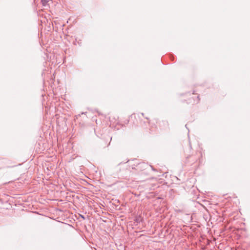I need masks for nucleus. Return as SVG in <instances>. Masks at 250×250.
<instances>
[{
	"mask_svg": "<svg viewBox=\"0 0 250 250\" xmlns=\"http://www.w3.org/2000/svg\"><path fill=\"white\" fill-rule=\"evenodd\" d=\"M4 167V166H1L0 167V168H3V167Z\"/></svg>",
	"mask_w": 250,
	"mask_h": 250,
	"instance_id": "0eeeda50",
	"label": "nucleus"
},
{
	"mask_svg": "<svg viewBox=\"0 0 250 250\" xmlns=\"http://www.w3.org/2000/svg\"><path fill=\"white\" fill-rule=\"evenodd\" d=\"M187 97V103L188 104H196L199 103L200 98L199 95L193 91L192 93H188L186 94Z\"/></svg>",
	"mask_w": 250,
	"mask_h": 250,
	"instance_id": "f03ea898",
	"label": "nucleus"
},
{
	"mask_svg": "<svg viewBox=\"0 0 250 250\" xmlns=\"http://www.w3.org/2000/svg\"><path fill=\"white\" fill-rule=\"evenodd\" d=\"M4 162H4V161H3V160H0V164H1V165H2V164H4Z\"/></svg>",
	"mask_w": 250,
	"mask_h": 250,
	"instance_id": "423d86ee",
	"label": "nucleus"
},
{
	"mask_svg": "<svg viewBox=\"0 0 250 250\" xmlns=\"http://www.w3.org/2000/svg\"><path fill=\"white\" fill-rule=\"evenodd\" d=\"M139 118V116H137L135 114H132L130 116V121H133V123L135 124V125L136 126H137L138 125V123H134V120H136V121H137V120Z\"/></svg>",
	"mask_w": 250,
	"mask_h": 250,
	"instance_id": "7ed1b4c3",
	"label": "nucleus"
},
{
	"mask_svg": "<svg viewBox=\"0 0 250 250\" xmlns=\"http://www.w3.org/2000/svg\"><path fill=\"white\" fill-rule=\"evenodd\" d=\"M50 0H41V2L43 6H46L48 5V2Z\"/></svg>",
	"mask_w": 250,
	"mask_h": 250,
	"instance_id": "39448f33",
	"label": "nucleus"
},
{
	"mask_svg": "<svg viewBox=\"0 0 250 250\" xmlns=\"http://www.w3.org/2000/svg\"><path fill=\"white\" fill-rule=\"evenodd\" d=\"M109 119L111 123H113V125L118 123L117 119L114 116H110Z\"/></svg>",
	"mask_w": 250,
	"mask_h": 250,
	"instance_id": "20e7f679",
	"label": "nucleus"
},
{
	"mask_svg": "<svg viewBox=\"0 0 250 250\" xmlns=\"http://www.w3.org/2000/svg\"><path fill=\"white\" fill-rule=\"evenodd\" d=\"M148 123L150 125V129L151 130H155L158 128L161 130H166L168 128V124L166 121L153 119L149 121Z\"/></svg>",
	"mask_w": 250,
	"mask_h": 250,
	"instance_id": "f257e3e1",
	"label": "nucleus"
}]
</instances>
